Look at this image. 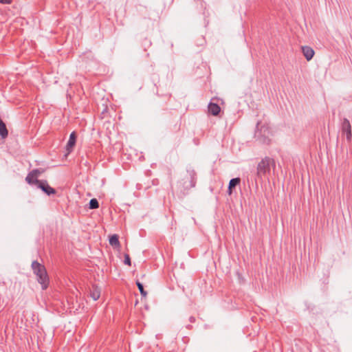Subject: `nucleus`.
I'll list each match as a JSON object with an SVG mask.
<instances>
[{
	"mask_svg": "<svg viewBox=\"0 0 352 352\" xmlns=\"http://www.w3.org/2000/svg\"><path fill=\"white\" fill-rule=\"evenodd\" d=\"M31 267L33 273L36 276L38 283L41 285L42 289H46L48 287L50 279L45 267L36 261L32 263Z\"/></svg>",
	"mask_w": 352,
	"mask_h": 352,
	"instance_id": "obj_1",
	"label": "nucleus"
},
{
	"mask_svg": "<svg viewBox=\"0 0 352 352\" xmlns=\"http://www.w3.org/2000/svg\"><path fill=\"white\" fill-rule=\"evenodd\" d=\"M275 162L270 157H265L258 164L257 174L258 176L266 175L270 173L271 168H275Z\"/></svg>",
	"mask_w": 352,
	"mask_h": 352,
	"instance_id": "obj_2",
	"label": "nucleus"
},
{
	"mask_svg": "<svg viewBox=\"0 0 352 352\" xmlns=\"http://www.w3.org/2000/svg\"><path fill=\"white\" fill-rule=\"evenodd\" d=\"M35 185H36L38 188L41 189L47 195L55 193V190L48 184L46 180L35 179Z\"/></svg>",
	"mask_w": 352,
	"mask_h": 352,
	"instance_id": "obj_3",
	"label": "nucleus"
},
{
	"mask_svg": "<svg viewBox=\"0 0 352 352\" xmlns=\"http://www.w3.org/2000/svg\"><path fill=\"white\" fill-rule=\"evenodd\" d=\"M342 129V131L346 133L347 140L350 141L351 139V126L349 120L344 119Z\"/></svg>",
	"mask_w": 352,
	"mask_h": 352,
	"instance_id": "obj_4",
	"label": "nucleus"
},
{
	"mask_svg": "<svg viewBox=\"0 0 352 352\" xmlns=\"http://www.w3.org/2000/svg\"><path fill=\"white\" fill-rule=\"evenodd\" d=\"M302 52L305 58L309 61L314 56V50L309 46H302Z\"/></svg>",
	"mask_w": 352,
	"mask_h": 352,
	"instance_id": "obj_5",
	"label": "nucleus"
},
{
	"mask_svg": "<svg viewBox=\"0 0 352 352\" xmlns=\"http://www.w3.org/2000/svg\"><path fill=\"white\" fill-rule=\"evenodd\" d=\"M76 132L74 131L70 134L69 139L67 141V155L73 150V148L76 144Z\"/></svg>",
	"mask_w": 352,
	"mask_h": 352,
	"instance_id": "obj_6",
	"label": "nucleus"
},
{
	"mask_svg": "<svg viewBox=\"0 0 352 352\" xmlns=\"http://www.w3.org/2000/svg\"><path fill=\"white\" fill-rule=\"evenodd\" d=\"M208 108V112L212 116H217L221 111L220 107L218 104L212 102L209 103Z\"/></svg>",
	"mask_w": 352,
	"mask_h": 352,
	"instance_id": "obj_7",
	"label": "nucleus"
},
{
	"mask_svg": "<svg viewBox=\"0 0 352 352\" xmlns=\"http://www.w3.org/2000/svg\"><path fill=\"white\" fill-rule=\"evenodd\" d=\"M109 244L118 249L120 248V243L117 234H113L109 237Z\"/></svg>",
	"mask_w": 352,
	"mask_h": 352,
	"instance_id": "obj_8",
	"label": "nucleus"
},
{
	"mask_svg": "<svg viewBox=\"0 0 352 352\" xmlns=\"http://www.w3.org/2000/svg\"><path fill=\"white\" fill-rule=\"evenodd\" d=\"M90 296L94 300H97L100 296V289L97 287H93L90 292Z\"/></svg>",
	"mask_w": 352,
	"mask_h": 352,
	"instance_id": "obj_9",
	"label": "nucleus"
},
{
	"mask_svg": "<svg viewBox=\"0 0 352 352\" xmlns=\"http://www.w3.org/2000/svg\"><path fill=\"white\" fill-rule=\"evenodd\" d=\"M8 131L6 128V126L5 123L2 121V120L0 118V135L3 139H4L8 136Z\"/></svg>",
	"mask_w": 352,
	"mask_h": 352,
	"instance_id": "obj_10",
	"label": "nucleus"
},
{
	"mask_svg": "<svg viewBox=\"0 0 352 352\" xmlns=\"http://www.w3.org/2000/svg\"><path fill=\"white\" fill-rule=\"evenodd\" d=\"M240 183L239 178H234L230 181L229 187H228V193L229 195L232 194V188H234L236 185Z\"/></svg>",
	"mask_w": 352,
	"mask_h": 352,
	"instance_id": "obj_11",
	"label": "nucleus"
},
{
	"mask_svg": "<svg viewBox=\"0 0 352 352\" xmlns=\"http://www.w3.org/2000/svg\"><path fill=\"white\" fill-rule=\"evenodd\" d=\"M25 181L29 184H35V177L32 175L31 171L28 174L27 177H25Z\"/></svg>",
	"mask_w": 352,
	"mask_h": 352,
	"instance_id": "obj_12",
	"label": "nucleus"
},
{
	"mask_svg": "<svg viewBox=\"0 0 352 352\" xmlns=\"http://www.w3.org/2000/svg\"><path fill=\"white\" fill-rule=\"evenodd\" d=\"M136 285L140 290L141 295L143 297H146L147 296V292L144 289L142 284L141 283H140L139 281H137Z\"/></svg>",
	"mask_w": 352,
	"mask_h": 352,
	"instance_id": "obj_13",
	"label": "nucleus"
},
{
	"mask_svg": "<svg viewBox=\"0 0 352 352\" xmlns=\"http://www.w3.org/2000/svg\"><path fill=\"white\" fill-rule=\"evenodd\" d=\"M99 207L98 201L96 199H92L89 202V208L90 209H96Z\"/></svg>",
	"mask_w": 352,
	"mask_h": 352,
	"instance_id": "obj_14",
	"label": "nucleus"
},
{
	"mask_svg": "<svg viewBox=\"0 0 352 352\" xmlns=\"http://www.w3.org/2000/svg\"><path fill=\"white\" fill-rule=\"evenodd\" d=\"M31 172H32V175L35 177V179H37V177L39 176V175L43 173V170H41V169L36 168V169L32 170Z\"/></svg>",
	"mask_w": 352,
	"mask_h": 352,
	"instance_id": "obj_15",
	"label": "nucleus"
},
{
	"mask_svg": "<svg viewBox=\"0 0 352 352\" xmlns=\"http://www.w3.org/2000/svg\"><path fill=\"white\" fill-rule=\"evenodd\" d=\"M124 263L129 266L131 265V258L129 257V255L127 254L124 255Z\"/></svg>",
	"mask_w": 352,
	"mask_h": 352,
	"instance_id": "obj_16",
	"label": "nucleus"
},
{
	"mask_svg": "<svg viewBox=\"0 0 352 352\" xmlns=\"http://www.w3.org/2000/svg\"><path fill=\"white\" fill-rule=\"evenodd\" d=\"M12 0H0V3L3 4H10Z\"/></svg>",
	"mask_w": 352,
	"mask_h": 352,
	"instance_id": "obj_17",
	"label": "nucleus"
}]
</instances>
